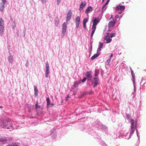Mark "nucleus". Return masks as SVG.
I'll return each mask as SVG.
<instances>
[{
	"label": "nucleus",
	"instance_id": "nucleus-28",
	"mask_svg": "<svg viewBox=\"0 0 146 146\" xmlns=\"http://www.w3.org/2000/svg\"><path fill=\"white\" fill-rule=\"evenodd\" d=\"M7 140V139L6 137H3L0 138V141L1 142H4L6 141Z\"/></svg>",
	"mask_w": 146,
	"mask_h": 146
},
{
	"label": "nucleus",
	"instance_id": "nucleus-8",
	"mask_svg": "<svg viewBox=\"0 0 146 146\" xmlns=\"http://www.w3.org/2000/svg\"><path fill=\"white\" fill-rule=\"evenodd\" d=\"M104 39L106 41V43H108L110 42L112 40L111 39V37L108 34L105 37Z\"/></svg>",
	"mask_w": 146,
	"mask_h": 146
},
{
	"label": "nucleus",
	"instance_id": "nucleus-56",
	"mask_svg": "<svg viewBox=\"0 0 146 146\" xmlns=\"http://www.w3.org/2000/svg\"><path fill=\"white\" fill-rule=\"evenodd\" d=\"M113 15H111V17L109 19V20H110L111 19H113Z\"/></svg>",
	"mask_w": 146,
	"mask_h": 146
},
{
	"label": "nucleus",
	"instance_id": "nucleus-20",
	"mask_svg": "<svg viewBox=\"0 0 146 146\" xmlns=\"http://www.w3.org/2000/svg\"><path fill=\"white\" fill-rule=\"evenodd\" d=\"M55 25L56 27H57L59 24V19L58 17L54 19Z\"/></svg>",
	"mask_w": 146,
	"mask_h": 146
},
{
	"label": "nucleus",
	"instance_id": "nucleus-15",
	"mask_svg": "<svg viewBox=\"0 0 146 146\" xmlns=\"http://www.w3.org/2000/svg\"><path fill=\"white\" fill-rule=\"evenodd\" d=\"M133 135L131 134V132L130 133V134H129L128 133H127L125 135H123V138L125 139H128L131 138V135Z\"/></svg>",
	"mask_w": 146,
	"mask_h": 146
},
{
	"label": "nucleus",
	"instance_id": "nucleus-64",
	"mask_svg": "<svg viewBox=\"0 0 146 146\" xmlns=\"http://www.w3.org/2000/svg\"><path fill=\"white\" fill-rule=\"evenodd\" d=\"M13 23L15 24V22L14 21H13Z\"/></svg>",
	"mask_w": 146,
	"mask_h": 146
},
{
	"label": "nucleus",
	"instance_id": "nucleus-60",
	"mask_svg": "<svg viewBox=\"0 0 146 146\" xmlns=\"http://www.w3.org/2000/svg\"><path fill=\"white\" fill-rule=\"evenodd\" d=\"M25 32H26V31H25V30H24V31H23V33H24L25 34ZM25 36V35H24V36Z\"/></svg>",
	"mask_w": 146,
	"mask_h": 146
},
{
	"label": "nucleus",
	"instance_id": "nucleus-30",
	"mask_svg": "<svg viewBox=\"0 0 146 146\" xmlns=\"http://www.w3.org/2000/svg\"><path fill=\"white\" fill-rule=\"evenodd\" d=\"M88 19L87 18L84 19L83 20V23L86 24L88 22Z\"/></svg>",
	"mask_w": 146,
	"mask_h": 146
},
{
	"label": "nucleus",
	"instance_id": "nucleus-39",
	"mask_svg": "<svg viewBox=\"0 0 146 146\" xmlns=\"http://www.w3.org/2000/svg\"><path fill=\"white\" fill-rule=\"evenodd\" d=\"M98 72L95 71L94 73L95 77H94L98 78Z\"/></svg>",
	"mask_w": 146,
	"mask_h": 146
},
{
	"label": "nucleus",
	"instance_id": "nucleus-58",
	"mask_svg": "<svg viewBox=\"0 0 146 146\" xmlns=\"http://www.w3.org/2000/svg\"><path fill=\"white\" fill-rule=\"evenodd\" d=\"M108 4V3H107V2H106V3H105V5L106 6Z\"/></svg>",
	"mask_w": 146,
	"mask_h": 146
},
{
	"label": "nucleus",
	"instance_id": "nucleus-41",
	"mask_svg": "<svg viewBox=\"0 0 146 146\" xmlns=\"http://www.w3.org/2000/svg\"><path fill=\"white\" fill-rule=\"evenodd\" d=\"M6 146H18V145L15 143H12L11 145H7Z\"/></svg>",
	"mask_w": 146,
	"mask_h": 146
},
{
	"label": "nucleus",
	"instance_id": "nucleus-55",
	"mask_svg": "<svg viewBox=\"0 0 146 146\" xmlns=\"http://www.w3.org/2000/svg\"><path fill=\"white\" fill-rule=\"evenodd\" d=\"M123 11H120L118 12V13L119 14H121L122 13Z\"/></svg>",
	"mask_w": 146,
	"mask_h": 146
},
{
	"label": "nucleus",
	"instance_id": "nucleus-54",
	"mask_svg": "<svg viewBox=\"0 0 146 146\" xmlns=\"http://www.w3.org/2000/svg\"><path fill=\"white\" fill-rule=\"evenodd\" d=\"M115 18L116 19L118 18V17H119V15H116L115 16Z\"/></svg>",
	"mask_w": 146,
	"mask_h": 146
},
{
	"label": "nucleus",
	"instance_id": "nucleus-40",
	"mask_svg": "<svg viewBox=\"0 0 146 146\" xmlns=\"http://www.w3.org/2000/svg\"><path fill=\"white\" fill-rule=\"evenodd\" d=\"M96 28V25H93L92 27V29L93 30L95 31Z\"/></svg>",
	"mask_w": 146,
	"mask_h": 146
},
{
	"label": "nucleus",
	"instance_id": "nucleus-2",
	"mask_svg": "<svg viewBox=\"0 0 146 146\" xmlns=\"http://www.w3.org/2000/svg\"><path fill=\"white\" fill-rule=\"evenodd\" d=\"M131 123V134L133 135L134 133L135 129L136 130L137 126V121L132 119H131L130 121Z\"/></svg>",
	"mask_w": 146,
	"mask_h": 146
},
{
	"label": "nucleus",
	"instance_id": "nucleus-44",
	"mask_svg": "<svg viewBox=\"0 0 146 146\" xmlns=\"http://www.w3.org/2000/svg\"><path fill=\"white\" fill-rule=\"evenodd\" d=\"M136 133H137V136L138 137V139H139V135L138 134V131L137 129H136Z\"/></svg>",
	"mask_w": 146,
	"mask_h": 146
},
{
	"label": "nucleus",
	"instance_id": "nucleus-16",
	"mask_svg": "<svg viewBox=\"0 0 146 146\" xmlns=\"http://www.w3.org/2000/svg\"><path fill=\"white\" fill-rule=\"evenodd\" d=\"M100 52H97V53L94 54L91 58L92 60H94L95 58H97L100 54Z\"/></svg>",
	"mask_w": 146,
	"mask_h": 146
},
{
	"label": "nucleus",
	"instance_id": "nucleus-61",
	"mask_svg": "<svg viewBox=\"0 0 146 146\" xmlns=\"http://www.w3.org/2000/svg\"><path fill=\"white\" fill-rule=\"evenodd\" d=\"M94 137L96 138H100V137H95L94 136Z\"/></svg>",
	"mask_w": 146,
	"mask_h": 146
},
{
	"label": "nucleus",
	"instance_id": "nucleus-1",
	"mask_svg": "<svg viewBox=\"0 0 146 146\" xmlns=\"http://www.w3.org/2000/svg\"><path fill=\"white\" fill-rule=\"evenodd\" d=\"M2 126L4 128L9 129L10 131H12L14 129L11 120L8 118H6L3 121Z\"/></svg>",
	"mask_w": 146,
	"mask_h": 146
},
{
	"label": "nucleus",
	"instance_id": "nucleus-22",
	"mask_svg": "<svg viewBox=\"0 0 146 146\" xmlns=\"http://www.w3.org/2000/svg\"><path fill=\"white\" fill-rule=\"evenodd\" d=\"M5 4H2L0 3V10L1 12H3L5 8Z\"/></svg>",
	"mask_w": 146,
	"mask_h": 146
},
{
	"label": "nucleus",
	"instance_id": "nucleus-25",
	"mask_svg": "<svg viewBox=\"0 0 146 146\" xmlns=\"http://www.w3.org/2000/svg\"><path fill=\"white\" fill-rule=\"evenodd\" d=\"M107 8V6L104 5L102 8V12L101 13V15L102 16L103 14V12L105 11Z\"/></svg>",
	"mask_w": 146,
	"mask_h": 146
},
{
	"label": "nucleus",
	"instance_id": "nucleus-48",
	"mask_svg": "<svg viewBox=\"0 0 146 146\" xmlns=\"http://www.w3.org/2000/svg\"><path fill=\"white\" fill-rule=\"evenodd\" d=\"M83 27L84 29H86V24L83 23Z\"/></svg>",
	"mask_w": 146,
	"mask_h": 146
},
{
	"label": "nucleus",
	"instance_id": "nucleus-49",
	"mask_svg": "<svg viewBox=\"0 0 146 146\" xmlns=\"http://www.w3.org/2000/svg\"><path fill=\"white\" fill-rule=\"evenodd\" d=\"M28 60H27V61L26 62V63L25 64V66H26V67H28Z\"/></svg>",
	"mask_w": 146,
	"mask_h": 146
},
{
	"label": "nucleus",
	"instance_id": "nucleus-50",
	"mask_svg": "<svg viewBox=\"0 0 146 146\" xmlns=\"http://www.w3.org/2000/svg\"><path fill=\"white\" fill-rule=\"evenodd\" d=\"M130 68V70H131V73H134L133 72V70L132 69V68H131V67L130 66L129 67Z\"/></svg>",
	"mask_w": 146,
	"mask_h": 146
},
{
	"label": "nucleus",
	"instance_id": "nucleus-32",
	"mask_svg": "<svg viewBox=\"0 0 146 146\" xmlns=\"http://www.w3.org/2000/svg\"><path fill=\"white\" fill-rule=\"evenodd\" d=\"M66 29H62V33L63 35H65L66 33Z\"/></svg>",
	"mask_w": 146,
	"mask_h": 146
},
{
	"label": "nucleus",
	"instance_id": "nucleus-18",
	"mask_svg": "<svg viewBox=\"0 0 146 146\" xmlns=\"http://www.w3.org/2000/svg\"><path fill=\"white\" fill-rule=\"evenodd\" d=\"M103 43L101 42H99L98 45V48L97 49V52H100V51L101 50V48L103 47Z\"/></svg>",
	"mask_w": 146,
	"mask_h": 146
},
{
	"label": "nucleus",
	"instance_id": "nucleus-42",
	"mask_svg": "<svg viewBox=\"0 0 146 146\" xmlns=\"http://www.w3.org/2000/svg\"><path fill=\"white\" fill-rule=\"evenodd\" d=\"M116 33H113L111 34V35L110 37L111 38H112L113 37H114L115 36Z\"/></svg>",
	"mask_w": 146,
	"mask_h": 146
},
{
	"label": "nucleus",
	"instance_id": "nucleus-29",
	"mask_svg": "<svg viewBox=\"0 0 146 146\" xmlns=\"http://www.w3.org/2000/svg\"><path fill=\"white\" fill-rule=\"evenodd\" d=\"M63 29H67V24L66 23L64 22L62 25V28Z\"/></svg>",
	"mask_w": 146,
	"mask_h": 146
},
{
	"label": "nucleus",
	"instance_id": "nucleus-14",
	"mask_svg": "<svg viewBox=\"0 0 146 146\" xmlns=\"http://www.w3.org/2000/svg\"><path fill=\"white\" fill-rule=\"evenodd\" d=\"M52 134H53L52 135V138L54 139H55L56 137V129L55 128H53L52 129Z\"/></svg>",
	"mask_w": 146,
	"mask_h": 146
},
{
	"label": "nucleus",
	"instance_id": "nucleus-23",
	"mask_svg": "<svg viewBox=\"0 0 146 146\" xmlns=\"http://www.w3.org/2000/svg\"><path fill=\"white\" fill-rule=\"evenodd\" d=\"M134 92L132 93V95H133V97H134L135 96V92L136 91V87L135 84H133Z\"/></svg>",
	"mask_w": 146,
	"mask_h": 146
},
{
	"label": "nucleus",
	"instance_id": "nucleus-26",
	"mask_svg": "<svg viewBox=\"0 0 146 146\" xmlns=\"http://www.w3.org/2000/svg\"><path fill=\"white\" fill-rule=\"evenodd\" d=\"M47 102V106H49L50 105V101L49 98H47L46 99Z\"/></svg>",
	"mask_w": 146,
	"mask_h": 146
},
{
	"label": "nucleus",
	"instance_id": "nucleus-24",
	"mask_svg": "<svg viewBox=\"0 0 146 146\" xmlns=\"http://www.w3.org/2000/svg\"><path fill=\"white\" fill-rule=\"evenodd\" d=\"M34 91H35L34 94L35 96H36L38 95V90L37 88V87L35 85L34 86Z\"/></svg>",
	"mask_w": 146,
	"mask_h": 146
},
{
	"label": "nucleus",
	"instance_id": "nucleus-36",
	"mask_svg": "<svg viewBox=\"0 0 146 146\" xmlns=\"http://www.w3.org/2000/svg\"><path fill=\"white\" fill-rule=\"evenodd\" d=\"M111 60L109 59L106 61V64L107 65H108L111 62Z\"/></svg>",
	"mask_w": 146,
	"mask_h": 146
},
{
	"label": "nucleus",
	"instance_id": "nucleus-5",
	"mask_svg": "<svg viewBox=\"0 0 146 146\" xmlns=\"http://www.w3.org/2000/svg\"><path fill=\"white\" fill-rule=\"evenodd\" d=\"M50 73V70H49V66L48 62H46V64L45 68V77L48 78L49 76V74Z\"/></svg>",
	"mask_w": 146,
	"mask_h": 146
},
{
	"label": "nucleus",
	"instance_id": "nucleus-33",
	"mask_svg": "<svg viewBox=\"0 0 146 146\" xmlns=\"http://www.w3.org/2000/svg\"><path fill=\"white\" fill-rule=\"evenodd\" d=\"M92 44L90 45L89 48V53L90 54L92 52Z\"/></svg>",
	"mask_w": 146,
	"mask_h": 146
},
{
	"label": "nucleus",
	"instance_id": "nucleus-63",
	"mask_svg": "<svg viewBox=\"0 0 146 146\" xmlns=\"http://www.w3.org/2000/svg\"><path fill=\"white\" fill-rule=\"evenodd\" d=\"M107 2V3H109V1H107V2Z\"/></svg>",
	"mask_w": 146,
	"mask_h": 146
},
{
	"label": "nucleus",
	"instance_id": "nucleus-43",
	"mask_svg": "<svg viewBox=\"0 0 146 146\" xmlns=\"http://www.w3.org/2000/svg\"><path fill=\"white\" fill-rule=\"evenodd\" d=\"M95 31L93 30L91 34V39H92V36H93V35L95 32Z\"/></svg>",
	"mask_w": 146,
	"mask_h": 146
},
{
	"label": "nucleus",
	"instance_id": "nucleus-31",
	"mask_svg": "<svg viewBox=\"0 0 146 146\" xmlns=\"http://www.w3.org/2000/svg\"><path fill=\"white\" fill-rule=\"evenodd\" d=\"M79 82H75L74 84V87H76L79 84Z\"/></svg>",
	"mask_w": 146,
	"mask_h": 146
},
{
	"label": "nucleus",
	"instance_id": "nucleus-59",
	"mask_svg": "<svg viewBox=\"0 0 146 146\" xmlns=\"http://www.w3.org/2000/svg\"><path fill=\"white\" fill-rule=\"evenodd\" d=\"M50 105L51 107H52L54 105V104L53 103H52L51 104H50Z\"/></svg>",
	"mask_w": 146,
	"mask_h": 146
},
{
	"label": "nucleus",
	"instance_id": "nucleus-6",
	"mask_svg": "<svg viewBox=\"0 0 146 146\" xmlns=\"http://www.w3.org/2000/svg\"><path fill=\"white\" fill-rule=\"evenodd\" d=\"M96 127L99 129H106L107 128L106 127L103 125L101 122L98 121L97 123Z\"/></svg>",
	"mask_w": 146,
	"mask_h": 146
},
{
	"label": "nucleus",
	"instance_id": "nucleus-34",
	"mask_svg": "<svg viewBox=\"0 0 146 146\" xmlns=\"http://www.w3.org/2000/svg\"><path fill=\"white\" fill-rule=\"evenodd\" d=\"M101 144L102 146H107V144H106V143L103 141H101Z\"/></svg>",
	"mask_w": 146,
	"mask_h": 146
},
{
	"label": "nucleus",
	"instance_id": "nucleus-53",
	"mask_svg": "<svg viewBox=\"0 0 146 146\" xmlns=\"http://www.w3.org/2000/svg\"><path fill=\"white\" fill-rule=\"evenodd\" d=\"M16 27V25L12 26V28L13 29H14Z\"/></svg>",
	"mask_w": 146,
	"mask_h": 146
},
{
	"label": "nucleus",
	"instance_id": "nucleus-3",
	"mask_svg": "<svg viewBox=\"0 0 146 146\" xmlns=\"http://www.w3.org/2000/svg\"><path fill=\"white\" fill-rule=\"evenodd\" d=\"M4 23L3 19H0V36H2L4 34Z\"/></svg>",
	"mask_w": 146,
	"mask_h": 146
},
{
	"label": "nucleus",
	"instance_id": "nucleus-7",
	"mask_svg": "<svg viewBox=\"0 0 146 146\" xmlns=\"http://www.w3.org/2000/svg\"><path fill=\"white\" fill-rule=\"evenodd\" d=\"M80 17L79 16H77L76 18L75 22L76 28H78L79 27L80 21Z\"/></svg>",
	"mask_w": 146,
	"mask_h": 146
},
{
	"label": "nucleus",
	"instance_id": "nucleus-51",
	"mask_svg": "<svg viewBox=\"0 0 146 146\" xmlns=\"http://www.w3.org/2000/svg\"><path fill=\"white\" fill-rule=\"evenodd\" d=\"M113 56V54H111V55H110V58H109V59H111V58Z\"/></svg>",
	"mask_w": 146,
	"mask_h": 146
},
{
	"label": "nucleus",
	"instance_id": "nucleus-45",
	"mask_svg": "<svg viewBox=\"0 0 146 146\" xmlns=\"http://www.w3.org/2000/svg\"><path fill=\"white\" fill-rule=\"evenodd\" d=\"M86 77H84L82 80V82H84L86 80Z\"/></svg>",
	"mask_w": 146,
	"mask_h": 146
},
{
	"label": "nucleus",
	"instance_id": "nucleus-52",
	"mask_svg": "<svg viewBox=\"0 0 146 146\" xmlns=\"http://www.w3.org/2000/svg\"><path fill=\"white\" fill-rule=\"evenodd\" d=\"M92 42H93V40H90V45H91L92 44Z\"/></svg>",
	"mask_w": 146,
	"mask_h": 146
},
{
	"label": "nucleus",
	"instance_id": "nucleus-57",
	"mask_svg": "<svg viewBox=\"0 0 146 146\" xmlns=\"http://www.w3.org/2000/svg\"><path fill=\"white\" fill-rule=\"evenodd\" d=\"M123 16V14H122V15H120V18H119V19H121L122 17Z\"/></svg>",
	"mask_w": 146,
	"mask_h": 146
},
{
	"label": "nucleus",
	"instance_id": "nucleus-17",
	"mask_svg": "<svg viewBox=\"0 0 146 146\" xmlns=\"http://www.w3.org/2000/svg\"><path fill=\"white\" fill-rule=\"evenodd\" d=\"M92 7L91 6H89L87 8L85 11L86 13H88L90 11H92Z\"/></svg>",
	"mask_w": 146,
	"mask_h": 146
},
{
	"label": "nucleus",
	"instance_id": "nucleus-9",
	"mask_svg": "<svg viewBox=\"0 0 146 146\" xmlns=\"http://www.w3.org/2000/svg\"><path fill=\"white\" fill-rule=\"evenodd\" d=\"M125 8V6L122 5H119L115 8L116 11H118L120 10L121 11H123Z\"/></svg>",
	"mask_w": 146,
	"mask_h": 146
},
{
	"label": "nucleus",
	"instance_id": "nucleus-19",
	"mask_svg": "<svg viewBox=\"0 0 146 146\" xmlns=\"http://www.w3.org/2000/svg\"><path fill=\"white\" fill-rule=\"evenodd\" d=\"M8 60L9 62L12 64L13 62V56H10L8 57Z\"/></svg>",
	"mask_w": 146,
	"mask_h": 146
},
{
	"label": "nucleus",
	"instance_id": "nucleus-47",
	"mask_svg": "<svg viewBox=\"0 0 146 146\" xmlns=\"http://www.w3.org/2000/svg\"><path fill=\"white\" fill-rule=\"evenodd\" d=\"M46 0H41V2L44 4H45Z\"/></svg>",
	"mask_w": 146,
	"mask_h": 146
},
{
	"label": "nucleus",
	"instance_id": "nucleus-4",
	"mask_svg": "<svg viewBox=\"0 0 146 146\" xmlns=\"http://www.w3.org/2000/svg\"><path fill=\"white\" fill-rule=\"evenodd\" d=\"M98 81L99 78H94V80L92 81V84L94 88L96 87L98 84Z\"/></svg>",
	"mask_w": 146,
	"mask_h": 146
},
{
	"label": "nucleus",
	"instance_id": "nucleus-38",
	"mask_svg": "<svg viewBox=\"0 0 146 146\" xmlns=\"http://www.w3.org/2000/svg\"><path fill=\"white\" fill-rule=\"evenodd\" d=\"M126 116L127 118V119L128 120H129L130 119H131L130 116L128 114H126Z\"/></svg>",
	"mask_w": 146,
	"mask_h": 146
},
{
	"label": "nucleus",
	"instance_id": "nucleus-37",
	"mask_svg": "<svg viewBox=\"0 0 146 146\" xmlns=\"http://www.w3.org/2000/svg\"><path fill=\"white\" fill-rule=\"evenodd\" d=\"M7 0H1V1L0 3L2 4H5Z\"/></svg>",
	"mask_w": 146,
	"mask_h": 146
},
{
	"label": "nucleus",
	"instance_id": "nucleus-13",
	"mask_svg": "<svg viewBox=\"0 0 146 146\" xmlns=\"http://www.w3.org/2000/svg\"><path fill=\"white\" fill-rule=\"evenodd\" d=\"M86 76L88 78L87 79L88 80H91L92 76L90 72H87L86 74Z\"/></svg>",
	"mask_w": 146,
	"mask_h": 146
},
{
	"label": "nucleus",
	"instance_id": "nucleus-11",
	"mask_svg": "<svg viewBox=\"0 0 146 146\" xmlns=\"http://www.w3.org/2000/svg\"><path fill=\"white\" fill-rule=\"evenodd\" d=\"M93 25H96L100 22V20L99 18H96L95 17H93L92 19Z\"/></svg>",
	"mask_w": 146,
	"mask_h": 146
},
{
	"label": "nucleus",
	"instance_id": "nucleus-35",
	"mask_svg": "<svg viewBox=\"0 0 146 146\" xmlns=\"http://www.w3.org/2000/svg\"><path fill=\"white\" fill-rule=\"evenodd\" d=\"M40 108V106L38 105V102H37L35 104V108L36 109H38Z\"/></svg>",
	"mask_w": 146,
	"mask_h": 146
},
{
	"label": "nucleus",
	"instance_id": "nucleus-46",
	"mask_svg": "<svg viewBox=\"0 0 146 146\" xmlns=\"http://www.w3.org/2000/svg\"><path fill=\"white\" fill-rule=\"evenodd\" d=\"M61 0H57V4L59 5L60 2Z\"/></svg>",
	"mask_w": 146,
	"mask_h": 146
},
{
	"label": "nucleus",
	"instance_id": "nucleus-27",
	"mask_svg": "<svg viewBox=\"0 0 146 146\" xmlns=\"http://www.w3.org/2000/svg\"><path fill=\"white\" fill-rule=\"evenodd\" d=\"M115 24V22L112 21H110L108 23V25L109 27L113 26Z\"/></svg>",
	"mask_w": 146,
	"mask_h": 146
},
{
	"label": "nucleus",
	"instance_id": "nucleus-10",
	"mask_svg": "<svg viewBox=\"0 0 146 146\" xmlns=\"http://www.w3.org/2000/svg\"><path fill=\"white\" fill-rule=\"evenodd\" d=\"M72 15L71 10H70L68 12L66 17V21H70Z\"/></svg>",
	"mask_w": 146,
	"mask_h": 146
},
{
	"label": "nucleus",
	"instance_id": "nucleus-21",
	"mask_svg": "<svg viewBox=\"0 0 146 146\" xmlns=\"http://www.w3.org/2000/svg\"><path fill=\"white\" fill-rule=\"evenodd\" d=\"M131 76L132 78V81L133 84H135V75L134 73H131Z\"/></svg>",
	"mask_w": 146,
	"mask_h": 146
},
{
	"label": "nucleus",
	"instance_id": "nucleus-62",
	"mask_svg": "<svg viewBox=\"0 0 146 146\" xmlns=\"http://www.w3.org/2000/svg\"><path fill=\"white\" fill-rule=\"evenodd\" d=\"M89 94H91V93H92L91 92H91H89Z\"/></svg>",
	"mask_w": 146,
	"mask_h": 146
},
{
	"label": "nucleus",
	"instance_id": "nucleus-12",
	"mask_svg": "<svg viewBox=\"0 0 146 146\" xmlns=\"http://www.w3.org/2000/svg\"><path fill=\"white\" fill-rule=\"evenodd\" d=\"M86 4V2L85 1H84L82 2L79 9L80 11H81L83 10V7L85 6Z\"/></svg>",
	"mask_w": 146,
	"mask_h": 146
}]
</instances>
